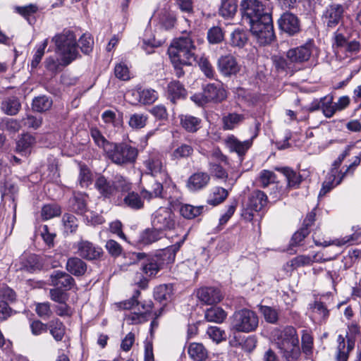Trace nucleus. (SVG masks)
Returning <instances> with one entry per match:
<instances>
[{"mask_svg":"<svg viewBox=\"0 0 361 361\" xmlns=\"http://www.w3.org/2000/svg\"><path fill=\"white\" fill-rule=\"evenodd\" d=\"M194 34L192 32L184 31L182 35L173 40L168 49V54L174 68L176 77L184 75V66H192L197 62L200 70L208 78H214L215 71L205 57H200L197 61V47L194 42Z\"/></svg>","mask_w":361,"mask_h":361,"instance_id":"1","label":"nucleus"},{"mask_svg":"<svg viewBox=\"0 0 361 361\" xmlns=\"http://www.w3.org/2000/svg\"><path fill=\"white\" fill-rule=\"evenodd\" d=\"M183 243V240L159 251L155 255L148 257L141 264L142 271L147 276H155L164 264L174 261L176 254Z\"/></svg>","mask_w":361,"mask_h":361,"instance_id":"2","label":"nucleus"},{"mask_svg":"<svg viewBox=\"0 0 361 361\" xmlns=\"http://www.w3.org/2000/svg\"><path fill=\"white\" fill-rule=\"evenodd\" d=\"M55 44V52L62 57L65 65H69L79 56L76 37L73 31L64 30L51 39Z\"/></svg>","mask_w":361,"mask_h":361,"instance_id":"3","label":"nucleus"},{"mask_svg":"<svg viewBox=\"0 0 361 361\" xmlns=\"http://www.w3.org/2000/svg\"><path fill=\"white\" fill-rule=\"evenodd\" d=\"M258 326L259 317L257 313L247 308L235 311L231 317V328L237 332H253Z\"/></svg>","mask_w":361,"mask_h":361,"instance_id":"4","label":"nucleus"},{"mask_svg":"<svg viewBox=\"0 0 361 361\" xmlns=\"http://www.w3.org/2000/svg\"><path fill=\"white\" fill-rule=\"evenodd\" d=\"M105 154L113 163L123 166L133 164L137 159L138 151L137 148L126 143L113 142Z\"/></svg>","mask_w":361,"mask_h":361,"instance_id":"5","label":"nucleus"},{"mask_svg":"<svg viewBox=\"0 0 361 361\" xmlns=\"http://www.w3.org/2000/svg\"><path fill=\"white\" fill-rule=\"evenodd\" d=\"M252 34L260 45L270 44L275 37L271 14H265L261 19L248 25Z\"/></svg>","mask_w":361,"mask_h":361,"instance_id":"6","label":"nucleus"},{"mask_svg":"<svg viewBox=\"0 0 361 361\" xmlns=\"http://www.w3.org/2000/svg\"><path fill=\"white\" fill-rule=\"evenodd\" d=\"M242 21L244 24H250L259 20L264 15L270 14V11L259 0H243L240 4Z\"/></svg>","mask_w":361,"mask_h":361,"instance_id":"7","label":"nucleus"},{"mask_svg":"<svg viewBox=\"0 0 361 361\" xmlns=\"http://www.w3.org/2000/svg\"><path fill=\"white\" fill-rule=\"evenodd\" d=\"M75 248L80 257L90 262L101 261L104 255L102 247L87 240L82 239L77 242Z\"/></svg>","mask_w":361,"mask_h":361,"instance_id":"8","label":"nucleus"},{"mask_svg":"<svg viewBox=\"0 0 361 361\" xmlns=\"http://www.w3.org/2000/svg\"><path fill=\"white\" fill-rule=\"evenodd\" d=\"M152 225L162 232L171 231L175 228V215L170 209L160 207L152 214Z\"/></svg>","mask_w":361,"mask_h":361,"instance_id":"9","label":"nucleus"},{"mask_svg":"<svg viewBox=\"0 0 361 361\" xmlns=\"http://www.w3.org/2000/svg\"><path fill=\"white\" fill-rule=\"evenodd\" d=\"M314 48V40L309 39L305 44L288 50L286 57L292 63H302L309 61Z\"/></svg>","mask_w":361,"mask_h":361,"instance_id":"10","label":"nucleus"},{"mask_svg":"<svg viewBox=\"0 0 361 361\" xmlns=\"http://www.w3.org/2000/svg\"><path fill=\"white\" fill-rule=\"evenodd\" d=\"M267 202V196L263 191L258 190L253 191L249 197L247 208L243 216L247 220H252L254 216L252 212L261 211Z\"/></svg>","mask_w":361,"mask_h":361,"instance_id":"11","label":"nucleus"},{"mask_svg":"<svg viewBox=\"0 0 361 361\" xmlns=\"http://www.w3.org/2000/svg\"><path fill=\"white\" fill-rule=\"evenodd\" d=\"M345 8L339 4H331L326 8L322 19L329 28L336 27L343 20Z\"/></svg>","mask_w":361,"mask_h":361,"instance_id":"12","label":"nucleus"},{"mask_svg":"<svg viewBox=\"0 0 361 361\" xmlns=\"http://www.w3.org/2000/svg\"><path fill=\"white\" fill-rule=\"evenodd\" d=\"M216 65L218 71L225 77L236 75L240 71V65L236 58L231 54L221 56Z\"/></svg>","mask_w":361,"mask_h":361,"instance_id":"13","label":"nucleus"},{"mask_svg":"<svg viewBox=\"0 0 361 361\" xmlns=\"http://www.w3.org/2000/svg\"><path fill=\"white\" fill-rule=\"evenodd\" d=\"M280 30L290 36H293L300 31V20L297 16L290 12H285L278 20Z\"/></svg>","mask_w":361,"mask_h":361,"instance_id":"14","label":"nucleus"},{"mask_svg":"<svg viewBox=\"0 0 361 361\" xmlns=\"http://www.w3.org/2000/svg\"><path fill=\"white\" fill-rule=\"evenodd\" d=\"M49 281L50 285L59 288H63L66 290H71L75 285V279L71 274L59 270L52 272Z\"/></svg>","mask_w":361,"mask_h":361,"instance_id":"15","label":"nucleus"},{"mask_svg":"<svg viewBox=\"0 0 361 361\" xmlns=\"http://www.w3.org/2000/svg\"><path fill=\"white\" fill-rule=\"evenodd\" d=\"M211 180L210 174L204 171L192 173L188 179L186 186L190 191L197 192L204 189Z\"/></svg>","mask_w":361,"mask_h":361,"instance_id":"16","label":"nucleus"},{"mask_svg":"<svg viewBox=\"0 0 361 361\" xmlns=\"http://www.w3.org/2000/svg\"><path fill=\"white\" fill-rule=\"evenodd\" d=\"M144 164L153 176L161 175L163 180L169 178L166 168L159 155H152L145 161Z\"/></svg>","mask_w":361,"mask_h":361,"instance_id":"17","label":"nucleus"},{"mask_svg":"<svg viewBox=\"0 0 361 361\" xmlns=\"http://www.w3.org/2000/svg\"><path fill=\"white\" fill-rule=\"evenodd\" d=\"M198 299L206 305H214L219 302L223 295L219 289L214 287H204L198 290Z\"/></svg>","mask_w":361,"mask_h":361,"instance_id":"18","label":"nucleus"},{"mask_svg":"<svg viewBox=\"0 0 361 361\" xmlns=\"http://www.w3.org/2000/svg\"><path fill=\"white\" fill-rule=\"evenodd\" d=\"M279 348H284L292 345H299V338L296 329L291 326H286L281 332L277 343Z\"/></svg>","mask_w":361,"mask_h":361,"instance_id":"19","label":"nucleus"},{"mask_svg":"<svg viewBox=\"0 0 361 361\" xmlns=\"http://www.w3.org/2000/svg\"><path fill=\"white\" fill-rule=\"evenodd\" d=\"M66 271L76 277L82 276L87 269V264L83 259L78 257H71L66 264Z\"/></svg>","mask_w":361,"mask_h":361,"instance_id":"20","label":"nucleus"},{"mask_svg":"<svg viewBox=\"0 0 361 361\" xmlns=\"http://www.w3.org/2000/svg\"><path fill=\"white\" fill-rule=\"evenodd\" d=\"M252 144V139L241 142L233 135L230 136L226 140V145L231 152L237 153L240 157V161H243V156L250 148Z\"/></svg>","mask_w":361,"mask_h":361,"instance_id":"21","label":"nucleus"},{"mask_svg":"<svg viewBox=\"0 0 361 361\" xmlns=\"http://www.w3.org/2000/svg\"><path fill=\"white\" fill-rule=\"evenodd\" d=\"M36 143L35 137L29 134H22L16 141V152L22 156H28L31 154Z\"/></svg>","mask_w":361,"mask_h":361,"instance_id":"22","label":"nucleus"},{"mask_svg":"<svg viewBox=\"0 0 361 361\" xmlns=\"http://www.w3.org/2000/svg\"><path fill=\"white\" fill-rule=\"evenodd\" d=\"M203 90L204 97L207 99L209 102L219 103L226 98V91L219 84H208L203 88Z\"/></svg>","mask_w":361,"mask_h":361,"instance_id":"23","label":"nucleus"},{"mask_svg":"<svg viewBox=\"0 0 361 361\" xmlns=\"http://www.w3.org/2000/svg\"><path fill=\"white\" fill-rule=\"evenodd\" d=\"M19 261V269L30 273L39 270L42 267L39 257L34 254L25 253L20 256Z\"/></svg>","mask_w":361,"mask_h":361,"instance_id":"24","label":"nucleus"},{"mask_svg":"<svg viewBox=\"0 0 361 361\" xmlns=\"http://www.w3.org/2000/svg\"><path fill=\"white\" fill-rule=\"evenodd\" d=\"M87 196L83 193L74 194L69 200L71 210L79 215H84L88 212L87 207Z\"/></svg>","mask_w":361,"mask_h":361,"instance_id":"25","label":"nucleus"},{"mask_svg":"<svg viewBox=\"0 0 361 361\" xmlns=\"http://www.w3.org/2000/svg\"><path fill=\"white\" fill-rule=\"evenodd\" d=\"M186 94V90L179 81L173 80L168 84L167 97L171 102L175 103L176 100L185 98Z\"/></svg>","mask_w":361,"mask_h":361,"instance_id":"26","label":"nucleus"},{"mask_svg":"<svg viewBox=\"0 0 361 361\" xmlns=\"http://www.w3.org/2000/svg\"><path fill=\"white\" fill-rule=\"evenodd\" d=\"M144 198L141 195L134 191L128 192L123 197V203L125 207L133 210H140L144 208Z\"/></svg>","mask_w":361,"mask_h":361,"instance_id":"27","label":"nucleus"},{"mask_svg":"<svg viewBox=\"0 0 361 361\" xmlns=\"http://www.w3.org/2000/svg\"><path fill=\"white\" fill-rule=\"evenodd\" d=\"M0 108L5 114L15 116L19 112L21 104L16 97H7L1 102Z\"/></svg>","mask_w":361,"mask_h":361,"instance_id":"28","label":"nucleus"},{"mask_svg":"<svg viewBox=\"0 0 361 361\" xmlns=\"http://www.w3.org/2000/svg\"><path fill=\"white\" fill-rule=\"evenodd\" d=\"M179 117L181 127L188 133H195L201 127L202 120L198 117L190 114H182Z\"/></svg>","mask_w":361,"mask_h":361,"instance_id":"29","label":"nucleus"},{"mask_svg":"<svg viewBox=\"0 0 361 361\" xmlns=\"http://www.w3.org/2000/svg\"><path fill=\"white\" fill-rule=\"evenodd\" d=\"M101 118L104 123L109 127L120 128L123 125V113L116 112L112 110H106Z\"/></svg>","mask_w":361,"mask_h":361,"instance_id":"30","label":"nucleus"},{"mask_svg":"<svg viewBox=\"0 0 361 361\" xmlns=\"http://www.w3.org/2000/svg\"><path fill=\"white\" fill-rule=\"evenodd\" d=\"M188 353L194 361H204L208 357V351L200 343H192L189 345Z\"/></svg>","mask_w":361,"mask_h":361,"instance_id":"31","label":"nucleus"},{"mask_svg":"<svg viewBox=\"0 0 361 361\" xmlns=\"http://www.w3.org/2000/svg\"><path fill=\"white\" fill-rule=\"evenodd\" d=\"M173 293V286L171 284H162L154 288V298L161 303L167 302L171 300Z\"/></svg>","mask_w":361,"mask_h":361,"instance_id":"32","label":"nucleus"},{"mask_svg":"<svg viewBox=\"0 0 361 361\" xmlns=\"http://www.w3.org/2000/svg\"><path fill=\"white\" fill-rule=\"evenodd\" d=\"M194 149L192 146L186 143H181L178 145L171 152V158L172 160L186 159L192 156Z\"/></svg>","mask_w":361,"mask_h":361,"instance_id":"33","label":"nucleus"},{"mask_svg":"<svg viewBox=\"0 0 361 361\" xmlns=\"http://www.w3.org/2000/svg\"><path fill=\"white\" fill-rule=\"evenodd\" d=\"M95 186L104 197H110L116 192L114 181H108L104 176H100L97 179Z\"/></svg>","mask_w":361,"mask_h":361,"instance_id":"34","label":"nucleus"},{"mask_svg":"<svg viewBox=\"0 0 361 361\" xmlns=\"http://www.w3.org/2000/svg\"><path fill=\"white\" fill-rule=\"evenodd\" d=\"M48 329L55 341H62L65 335L66 327L61 321L59 319L51 320L48 323Z\"/></svg>","mask_w":361,"mask_h":361,"instance_id":"35","label":"nucleus"},{"mask_svg":"<svg viewBox=\"0 0 361 361\" xmlns=\"http://www.w3.org/2000/svg\"><path fill=\"white\" fill-rule=\"evenodd\" d=\"M245 120L243 114L229 113L222 118L223 128L224 130H233L238 126Z\"/></svg>","mask_w":361,"mask_h":361,"instance_id":"36","label":"nucleus"},{"mask_svg":"<svg viewBox=\"0 0 361 361\" xmlns=\"http://www.w3.org/2000/svg\"><path fill=\"white\" fill-rule=\"evenodd\" d=\"M164 235V232L152 226V228H147L141 234L140 241L144 245H149L161 239Z\"/></svg>","mask_w":361,"mask_h":361,"instance_id":"37","label":"nucleus"},{"mask_svg":"<svg viewBox=\"0 0 361 361\" xmlns=\"http://www.w3.org/2000/svg\"><path fill=\"white\" fill-rule=\"evenodd\" d=\"M226 315V312L222 308L214 306L205 311L204 318L209 322L221 323Z\"/></svg>","mask_w":361,"mask_h":361,"instance_id":"38","label":"nucleus"},{"mask_svg":"<svg viewBox=\"0 0 361 361\" xmlns=\"http://www.w3.org/2000/svg\"><path fill=\"white\" fill-rule=\"evenodd\" d=\"M238 6L235 0H221L219 13L226 19L233 18L236 13Z\"/></svg>","mask_w":361,"mask_h":361,"instance_id":"39","label":"nucleus"},{"mask_svg":"<svg viewBox=\"0 0 361 361\" xmlns=\"http://www.w3.org/2000/svg\"><path fill=\"white\" fill-rule=\"evenodd\" d=\"M44 65L46 70L53 75H56L61 72L63 68L68 66L63 63L62 57H60V59H59L54 56L47 57L44 61Z\"/></svg>","mask_w":361,"mask_h":361,"instance_id":"40","label":"nucleus"},{"mask_svg":"<svg viewBox=\"0 0 361 361\" xmlns=\"http://www.w3.org/2000/svg\"><path fill=\"white\" fill-rule=\"evenodd\" d=\"M158 18L160 24L166 30L172 29L176 22V18L173 12L166 8L159 11Z\"/></svg>","mask_w":361,"mask_h":361,"instance_id":"41","label":"nucleus"},{"mask_svg":"<svg viewBox=\"0 0 361 361\" xmlns=\"http://www.w3.org/2000/svg\"><path fill=\"white\" fill-rule=\"evenodd\" d=\"M141 195L147 200H150L154 197H164L163 184L158 180H154L151 185V190L142 189L141 190Z\"/></svg>","mask_w":361,"mask_h":361,"instance_id":"42","label":"nucleus"},{"mask_svg":"<svg viewBox=\"0 0 361 361\" xmlns=\"http://www.w3.org/2000/svg\"><path fill=\"white\" fill-rule=\"evenodd\" d=\"M228 195V191L226 189L222 187H215L207 200V203L212 206H216L222 203Z\"/></svg>","mask_w":361,"mask_h":361,"instance_id":"43","label":"nucleus"},{"mask_svg":"<svg viewBox=\"0 0 361 361\" xmlns=\"http://www.w3.org/2000/svg\"><path fill=\"white\" fill-rule=\"evenodd\" d=\"M52 104L53 102L50 97L42 95L33 99L32 108L35 111L44 112L49 110L51 107Z\"/></svg>","mask_w":361,"mask_h":361,"instance_id":"44","label":"nucleus"},{"mask_svg":"<svg viewBox=\"0 0 361 361\" xmlns=\"http://www.w3.org/2000/svg\"><path fill=\"white\" fill-rule=\"evenodd\" d=\"M247 40V33L245 30L235 29L231 35L230 44L233 47L243 48Z\"/></svg>","mask_w":361,"mask_h":361,"instance_id":"45","label":"nucleus"},{"mask_svg":"<svg viewBox=\"0 0 361 361\" xmlns=\"http://www.w3.org/2000/svg\"><path fill=\"white\" fill-rule=\"evenodd\" d=\"M204 209V207L202 205L195 207L185 204L180 206V213L185 219H192L202 214Z\"/></svg>","mask_w":361,"mask_h":361,"instance_id":"46","label":"nucleus"},{"mask_svg":"<svg viewBox=\"0 0 361 361\" xmlns=\"http://www.w3.org/2000/svg\"><path fill=\"white\" fill-rule=\"evenodd\" d=\"M286 177L290 187L298 186L302 181L301 176L288 167L277 168Z\"/></svg>","mask_w":361,"mask_h":361,"instance_id":"47","label":"nucleus"},{"mask_svg":"<svg viewBox=\"0 0 361 361\" xmlns=\"http://www.w3.org/2000/svg\"><path fill=\"white\" fill-rule=\"evenodd\" d=\"M321 100L323 114L326 118H331L336 113L334 96L332 94H327L326 96L322 97Z\"/></svg>","mask_w":361,"mask_h":361,"instance_id":"48","label":"nucleus"},{"mask_svg":"<svg viewBox=\"0 0 361 361\" xmlns=\"http://www.w3.org/2000/svg\"><path fill=\"white\" fill-rule=\"evenodd\" d=\"M301 341L302 353L310 357L313 353V337L307 330H302Z\"/></svg>","mask_w":361,"mask_h":361,"instance_id":"49","label":"nucleus"},{"mask_svg":"<svg viewBox=\"0 0 361 361\" xmlns=\"http://www.w3.org/2000/svg\"><path fill=\"white\" fill-rule=\"evenodd\" d=\"M279 349L286 361H297L300 357L301 350L299 345H292L291 347L286 346Z\"/></svg>","mask_w":361,"mask_h":361,"instance_id":"50","label":"nucleus"},{"mask_svg":"<svg viewBox=\"0 0 361 361\" xmlns=\"http://www.w3.org/2000/svg\"><path fill=\"white\" fill-rule=\"evenodd\" d=\"M91 136L94 142V143L100 148H102L104 153L106 154L109 147H111V144L108 141L101 133V132L97 129L94 128L91 130Z\"/></svg>","mask_w":361,"mask_h":361,"instance_id":"51","label":"nucleus"},{"mask_svg":"<svg viewBox=\"0 0 361 361\" xmlns=\"http://www.w3.org/2000/svg\"><path fill=\"white\" fill-rule=\"evenodd\" d=\"M208 166L210 176L212 175L217 179H223L224 180L228 179V174L227 171L219 163L215 162L214 161H209Z\"/></svg>","mask_w":361,"mask_h":361,"instance_id":"52","label":"nucleus"},{"mask_svg":"<svg viewBox=\"0 0 361 361\" xmlns=\"http://www.w3.org/2000/svg\"><path fill=\"white\" fill-rule=\"evenodd\" d=\"M62 223L66 232L74 233L78 227V220L72 214L66 213L62 217Z\"/></svg>","mask_w":361,"mask_h":361,"instance_id":"53","label":"nucleus"},{"mask_svg":"<svg viewBox=\"0 0 361 361\" xmlns=\"http://www.w3.org/2000/svg\"><path fill=\"white\" fill-rule=\"evenodd\" d=\"M147 119V115L135 113L130 115L128 124L133 129H140L146 126Z\"/></svg>","mask_w":361,"mask_h":361,"instance_id":"54","label":"nucleus"},{"mask_svg":"<svg viewBox=\"0 0 361 361\" xmlns=\"http://www.w3.org/2000/svg\"><path fill=\"white\" fill-rule=\"evenodd\" d=\"M61 208L56 204H46L41 210V216L44 220H49L55 216H59Z\"/></svg>","mask_w":361,"mask_h":361,"instance_id":"55","label":"nucleus"},{"mask_svg":"<svg viewBox=\"0 0 361 361\" xmlns=\"http://www.w3.org/2000/svg\"><path fill=\"white\" fill-rule=\"evenodd\" d=\"M259 310L266 322L270 324H276L277 322L279 313L276 309L269 306H261Z\"/></svg>","mask_w":361,"mask_h":361,"instance_id":"56","label":"nucleus"},{"mask_svg":"<svg viewBox=\"0 0 361 361\" xmlns=\"http://www.w3.org/2000/svg\"><path fill=\"white\" fill-rule=\"evenodd\" d=\"M78 181L82 188H86L91 183L92 173L90 170L85 165L80 166Z\"/></svg>","mask_w":361,"mask_h":361,"instance_id":"57","label":"nucleus"},{"mask_svg":"<svg viewBox=\"0 0 361 361\" xmlns=\"http://www.w3.org/2000/svg\"><path fill=\"white\" fill-rule=\"evenodd\" d=\"M140 102L144 104H151L158 98L157 92L152 89H145L139 92Z\"/></svg>","mask_w":361,"mask_h":361,"instance_id":"58","label":"nucleus"},{"mask_svg":"<svg viewBox=\"0 0 361 361\" xmlns=\"http://www.w3.org/2000/svg\"><path fill=\"white\" fill-rule=\"evenodd\" d=\"M276 178V175L273 171L269 170H262L260 172L259 177L260 186L262 188H267L271 184H274Z\"/></svg>","mask_w":361,"mask_h":361,"instance_id":"59","label":"nucleus"},{"mask_svg":"<svg viewBox=\"0 0 361 361\" xmlns=\"http://www.w3.org/2000/svg\"><path fill=\"white\" fill-rule=\"evenodd\" d=\"M207 39L210 44H219L224 39L222 30L217 26L211 27L207 32Z\"/></svg>","mask_w":361,"mask_h":361,"instance_id":"60","label":"nucleus"},{"mask_svg":"<svg viewBox=\"0 0 361 361\" xmlns=\"http://www.w3.org/2000/svg\"><path fill=\"white\" fill-rule=\"evenodd\" d=\"M114 184L115 185V191L118 190L126 193L130 192L131 183L122 176H115Z\"/></svg>","mask_w":361,"mask_h":361,"instance_id":"61","label":"nucleus"},{"mask_svg":"<svg viewBox=\"0 0 361 361\" xmlns=\"http://www.w3.org/2000/svg\"><path fill=\"white\" fill-rule=\"evenodd\" d=\"M15 11L31 23L30 21V17L37 13L38 7L35 4H30L24 6H16L15 8Z\"/></svg>","mask_w":361,"mask_h":361,"instance_id":"62","label":"nucleus"},{"mask_svg":"<svg viewBox=\"0 0 361 361\" xmlns=\"http://www.w3.org/2000/svg\"><path fill=\"white\" fill-rule=\"evenodd\" d=\"M35 312L37 314L43 319H49L52 314L50 303L49 302L37 303Z\"/></svg>","mask_w":361,"mask_h":361,"instance_id":"63","label":"nucleus"},{"mask_svg":"<svg viewBox=\"0 0 361 361\" xmlns=\"http://www.w3.org/2000/svg\"><path fill=\"white\" fill-rule=\"evenodd\" d=\"M42 121L40 116L27 114L22 119V125L27 128L37 129L42 125Z\"/></svg>","mask_w":361,"mask_h":361,"instance_id":"64","label":"nucleus"}]
</instances>
